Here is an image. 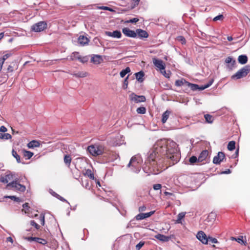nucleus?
<instances>
[{
  "label": "nucleus",
  "mask_w": 250,
  "mask_h": 250,
  "mask_svg": "<svg viewBox=\"0 0 250 250\" xmlns=\"http://www.w3.org/2000/svg\"><path fill=\"white\" fill-rule=\"evenodd\" d=\"M180 157L181 154L175 142L161 139L147 153L142 168L148 175L157 174L162 171L161 168L166 158L170 161V164L173 165L179 161Z\"/></svg>",
  "instance_id": "nucleus-1"
},
{
  "label": "nucleus",
  "mask_w": 250,
  "mask_h": 250,
  "mask_svg": "<svg viewBox=\"0 0 250 250\" xmlns=\"http://www.w3.org/2000/svg\"><path fill=\"white\" fill-rule=\"evenodd\" d=\"M142 161V159L140 155H135L130 160V161L127 165V167H131L133 172L136 173H138L141 170V167L139 165Z\"/></svg>",
  "instance_id": "nucleus-2"
},
{
  "label": "nucleus",
  "mask_w": 250,
  "mask_h": 250,
  "mask_svg": "<svg viewBox=\"0 0 250 250\" xmlns=\"http://www.w3.org/2000/svg\"><path fill=\"white\" fill-rule=\"evenodd\" d=\"M6 188L8 189H12L20 192H24L26 189L25 186L20 184L16 180H14L7 184Z\"/></svg>",
  "instance_id": "nucleus-3"
},
{
  "label": "nucleus",
  "mask_w": 250,
  "mask_h": 250,
  "mask_svg": "<svg viewBox=\"0 0 250 250\" xmlns=\"http://www.w3.org/2000/svg\"><path fill=\"white\" fill-rule=\"evenodd\" d=\"M250 72V66L246 65L241 68L235 74L231 76V79L233 80H238L246 77Z\"/></svg>",
  "instance_id": "nucleus-4"
},
{
  "label": "nucleus",
  "mask_w": 250,
  "mask_h": 250,
  "mask_svg": "<svg viewBox=\"0 0 250 250\" xmlns=\"http://www.w3.org/2000/svg\"><path fill=\"white\" fill-rule=\"evenodd\" d=\"M87 150L91 155L96 156L102 154L104 148L101 146L92 145L87 147Z\"/></svg>",
  "instance_id": "nucleus-5"
},
{
  "label": "nucleus",
  "mask_w": 250,
  "mask_h": 250,
  "mask_svg": "<svg viewBox=\"0 0 250 250\" xmlns=\"http://www.w3.org/2000/svg\"><path fill=\"white\" fill-rule=\"evenodd\" d=\"M47 28V23L44 21H41L34 24L31 28L32 31L40 32Z\"/></svg>",
  "instance_id": "nucleus-6"
},
{
  "label": "nucleus",
  "mask_w": 250,
  "mask_h": 250,
  "mask_svg": "<svg viewBox=\"0 0 250 250\" xmlns=\"http://www.w3.org/2000/svg\"><path fill=\"white\" fill-rule=\"evenodd\" d=\"M208 236H207L206 234L202 230L198 232L196 235V238L203 244H208Z\"/></svg>",
  "instance_id": "nucleus-7"
},
{
  "label": "nucleus",
  "mask_w": 250,
  "mask_h": 250,
  "mask_svg": "<svg viewBox=\"0 0 250 250\" xmlns=\"http://www.w3.org/2000/svg\"><path fill=\"white\" fill-rule=\"evenodd\" d=\"M226 158L224 152L220 151L218 153L217 156L214 157L213 159V163L215 165H219L221 162L226 161Z\"/></svg>",
  "instance_id": "nucleus-8"
},
{
  "label": "nucleus",
  "mask_w": 250,
  "mask_h": 250,
  "mask_svg": "<svg viewBox=\"0 0 250 250\" xmlns=\"http://www.w3.org/2000/svg\"><path fill=\"white\" fill-rule=\"evenodd\" d=\"M129 98L131 101H134L135 103L144 102L146 100V98L145 96L137 95L134 93H132L130 94Z\"/></svg>",
  "instance_id": "nucleus-9"
},
{
  "label": "nucleus",
  "mask_w": 250,
  "mask_h": 250,
  "mask_svg": "<svg viewBox=\"0 0 250 250\" xmlns=\"http://www.w3.org/2000/svg\"><path fill=\"white\" fill-rule=\"evenodd\" d=\"M154 212L155 211H151L147 213H140L135 217V219L136 220H141L145 218L150 217L154 213Z\"/></svg>",
  "instance_id": "nucleus-10"
},
{
  "label": "nucleus",
  "mask_w": 250,
  "mask_h": 250,
  "mask_svg": "<svg viewBox=\"0 0 250 250\" xmlns=\"http://www.w3.org/2000/svg\"><path fill=\"white\" fill-rule=\"evenodd\" d=\"M153 63L156 67L160 69L161 73H163V70H164L166 66L162 60L155 59L153 60Z\"/></svg>",
  "instance_id": "nucleus-11"
},
{
  "label": "nucleus",
  "mask_w": 250,
  "mask_h": 250,
  "mask_svg": "<svg viewBox=\"0 0 250 250\" xmlns=\"http://www.w3.org/2000/svg\"><path fill=\"white\" fill-rule=\"evenodd\" d=\"M122 32L124 35L126 36L131 38H135L137 37V34L136 32L133 30H130V29L125 27L122 30Z\"/></svg>",
  "instance_id": "nucleus-12"
},
{
  "label": "nucleus",
  "mask_w": 250,
  "mask_h": 250,
  "mask_svg": "<svg viewBox=\"0 0 250 250\" xmlns=\"http://www.w3.org/2000/svg\"><path fill=\"white\" fill-rule=\"evenodd\" d=\"M105 34L106 36L111 37L114 38L120 39L122 37V33L119 30H115L113 32L106 31Z\"/></svg>",
  "instance_id": "nucleus-13"
},
{
  "label": "nucleus",
  "mask_w": 250,
  "mask_h": 250,
  "mask_svg": "<svg viewBox=\"0 0 250 250\" xmlns=\"http://www.w3.org/2000/svg\"><path fill=\"white\" fill-rule=\"evenodd\" d=\"M14 175L12 173H7L4 176H1L0 182L3 183L8 184V182L13 179Z\"/></svg>",
  "instance_id": "nucleus-14"
},
{
  "label": "nucleus",
  "mask_w": 250,
  "mask_h": 250,
  "mask_svg": "<svg viewBox=\"0 0 250 250\" xmlns=\"http://www.w3.org/2000/svg\"><path fill=\"white\" fill-rule=\"evenodd\" d=\"M27 239L30 242L34 241L43 245L47 243V241L45 239L39 237H27Z\"/></svg>",
  "instance_id": "nucleus-15"
},
{
  "label": "nucleus",
  "mask_w": 250,
  "mask_h": 250,
  "mask_svg": "<svg viewBox=\"0 0 250 250\" xmlns=\"http://www.w3.org/2000/svg\"><path fill=\"white\" fill-rule=\"evenodd\" d=\"M121 138V136H118L115 139H113L110 142V145L114 146H120L124 144V140L119 139Z\"/></svg>",
  "instance_id": "nucleus-16"
},
{
  "label": "nucleus",
  "mask_w": 250,
  "mask_h": 250,
  "mask_svg": "<svg viewBox=\"0 0 250 250\" xmlns=\"http://www.w3.org/2000/svg\"><path fill=\"white\" fill-rule=\"evenodd\" d=\"M225 62L226 63L228 64V66L230 69H232L236 64L235 60H233L231 57H227L225 59Z\"/></svg>",
  "instance_id": "nucleus-17"
},
{
  "label": "nucleus",
  "mask_w": 250,
  "mask_h": 250,
  "mask_svg": "<svg viewBox=\"0 0 250 250\" xmlns=\"http://www.w3.org/2000/svg\"><path fill=\"white\" fill-rule=\"evenodd\" d=\"M103 61L102 56L99 55H93L91 58V62L96 64L101 63Z\"/></svg>",
  "instance_id": "nucleus-18"
},
{
  "label": "nucleus",
  "mask_w": 250,
  "mask_h": 250,
  "mask_svg": "<svg viewBox=\"0 0 250 250\" xmlns=\"http://www.w3.org/2000/svg\"><path fill=\"white\" fill-rule=\"evenodd\" d=\"M89 40L88 39L83 35H81L78 39V43L82 46H84L88 44Z\"/></svg>",
  "instance_id": "nucleus-19"
},
{
  "label": "nucleus",
  "mask_w": 250,
  "mask_h": 250,
  "mask_svg": "<svg viewBox=\"0 0 250 250\" xmlns=\"http://www.w3.org/2000/svg\"><path fill=\"white\" fill-rule=\"evenodd\" d=\"M136 33L137 36L138 35V37L141 39L147 38L148 37V34L147 32L145 30H142L141 29H136Z\"/></svg>",
  "instance_id": "nucleus-20"
},
{
  "label": "nucleus",
  "mask_w": 250,
  "mask_h": 250,
  "mask_svg": "<svg viewBox=\"0 0 250 250\" xmlns=\"http://www.w3.org/2000/svg\"><path fill=\"white\" fill-rule=\"evenodd\" d=\"M155 237L157 239L164 242H168L170 239L171 238L170 236H166L160 233L156 235L155 236Z\"/></svg>",
  "instance_id": "nucleus-21"
},
{
  "label": "nucleus",
  "mask_w": 250,
  "mask_h": 250,
  "mask_svg": "<svg viewBox=\"0 0 250 250\" xmlns=\"http://www.w3.org/2000/svg\"><path fill=\"white\" fill-rule=\"evenodd\" d=\"M208 152L207 150L202 151L198 157V162H202L204 161L207 157Z\"/></svg>",
  "instance_id": "nucleus-22"
},
{
  "label": "nucleus",
  "mask_w": 250,
  "mask_h": 250,
  "mask_svg": "<svg viewBox=\"0 0 250 250\" xmlns=\"http://www.w3.org/2000/svg\"><path fill=\"white\" fill-rule=\"evenodd\" d=\"M49 192L50 193V194L52 195H53V196L56 197L57 199H58L60 201H62V202H65L68 204H69L70 205V203L66 199H65L64 198H63L60 195H59L58 194L56 193L52 189H50Z\"/></svg>",
  "instance_id": "nucleus-23"
},
{
  "label": "nucleus",
  "mask_w": 250,
  "mask_h": 250,
  "mask_svg": "<svg viewBox=\"0 0 250 250\" xmlns=\"http://www.w3.org/2000/svg\"><path fill=\"white\" fill-rule=\"evenodd\" d=\"M135 75L136 79L139 82L142 83L144 81V79L143 77L145 76V73L143 71H140L138 72L135 73Z\"/></svg>",
  "instance_id": "nucleus-24"
},
{
  "label": "nucleus",
  "mask_w": 250,
  "mask_h": 250,
  "mask_svg": "<svg viewBox=\"0 0 250 250\" xmlns=\"http://www.w3.org/2000/svg\"><path fill=\"white\" fill-rule=\"evenodd\" d=\"M171 113V111L167 110L163 113L162 116V122L163 124L166 123Z\"/></svg>",
  "instance_id": "nucleus-25"
},
{
  "label": "nucleus",
  "mask_w": 250,
  "mask_h": 250,
  "mask_svg": "<svg viewBox=\"0 0 250 250\" xmlns=\"http://www.w3.org/2000/svg\"><path fill=\"white\" fill-rule=\"evenodd\" d=\"M238 61L241 64H246L248 62V57L246 55H241L238 57Z\"/></svg>",
  "instance_id": "nucleus-26"
},
{
  "label": "nucleus",
  "mask_w": 250,
  "mask_h": 250,
  "mask_svg": "<svg viewBox=\"0 0 250 250\" xmlns=\"http://www.w3.org/2000/svg\"><path fill=\"white\" fill-rule=\"evenodd\" d=\"M40 143L39 141L36 140H32L28 144V147L29 148H34L36 147H39Z\"/></svg>",
  "instance_id": "nucleus-27"
},
{
  "label": "nucleus",
  "mask_w": 250,
  "mask_h": 250,
  "mask_svg": "<svg viewBox=\"0 0 250 250\" xmlns=\"http://www.w3.org/2000/svg\"><path fill=\"white\" fill-rule=\"evenodd\" d=\"M80 55L79 52H73L70 56V59L71 60H78V61L80 59Z\"/></svg>",
  "instance_id": "nucleus-28"
},
{
  "label": "nucleus",
  "mask_w": 250,
  "mask_h": 250,
  "mask_svg": "<svg viewBox=\"0 0 250 250\" xmlns=\"http://www.w3.org/2000/svg\"><path fill=\"white\" fill-rule=\"evenodd\" d=\"M188 82L186 81L185 79H182L181 80H178L175 81V84L177 86H181L184 84L187 85Z\"/></svg>",
  "instance_id": "nucleus-29"
},
{
  "label": "nucleus",
  "mask_w": 250,
  "mask_h": 250,
  "mask_svg": "<svg viewBox=\"0 0 250 250\" xmlns=\"http://www.w3.org/2000/svg\"><path fill=\"white\" fill-rule=\"evenodd\" d=\"M130 72V69L129 67H126L125 69H123L120 73L121 78H124L127 73Z\"/></svg>",
  "instance_id": "nucleus-30"
},
{
  "label": "nucleus",
  "mask_w": 250,
  "mask_h": 250,
  "mask_svg": "<svg viewBox=\"0 0 250 250\" xmlns=\"http://www.w3.org/2000/svg\"><path fill=\"white\" fill-rule=\"evenodd\" d=\"M187 86H188L192 90L196 91L199 88V85L192 83L188 82Z\"/></svg>",
  "instance_id": "nucleus-31"
},
{
  "label": "nucleus",
  "mask_w": 250,
  "mask_h": 250,
  "mask_svg": "<svg viewBox=\"0 0 250 250\" xmlns=\"http://www.w3.org/2000/svg\"><path fill=\"white\" fill-rule=\"evenodd\" d=\"M235 142L234 141H230L228 145V149L230 151H232L235 148Z\"/></svg>",
  "instance_id": "nucleus-32"
},
{
  "label": "nucleus",
  "mask_w": 250,
  "mask_h": 250,
  "mask_svg": "<svg viewBox=\"0 0 250 250\" xmlns=\"http://www.w3.org/2000/svg\"><path fill=\"white\" fill-rule=\"evenodd\" d=\"M204 117L207 123L209 124H211L213 123V118L211 115L207 114L204 115Z\"/></svg>",
  "instance_id": "nucleus-33"
},
{
  "label": "nucleus",
  "mask_w": 250,
  "mask_h": 250,
  "mask_svg": "<svg viewBox=\"0 0 250 250\" xmlns=\"http://www.w3.org/2000/svg\"><path fill=\"white\" fill-rule=\"evenodd\" d=\"M33 155H34V153L30 151H28V150L24 151L23 155L26 158V159H30L33 156Z\"/></svg>",
  "instance_id": "nucleus-34"
},
{
  "label": "nucleus",
  "mask_w": 250,
  "mask_h": 250,
  "mask_svg": "<svg viewBox=\"0 0 250 250\" xmlns=\"http://www.w3.org/2000/svg\"><path fill=\"white\" fill-rule=\"evenodd\" d=\"M64 162L67 165H69L71 162V158L70 155H65L64 157Z\"/></svg>",
  "instance_id": "nucleus-35"
},
{
  "label": "nucleus",
  "mask_w": 250,
  "mask_h": 250,
  "mask_svg": "<svg viewBox=\"0 0 250 250\" xmlns=\"http://www.w3.org/2000/svg\"><path fill=\"white\" fill-rule=\"evenodd\" d=\"M82 184L83 187H85L86 188H89L90 186L89 185L88 180L87 179H82Z\"/></svg>",
  "instance_id": "nucleus-36"
},
{
  "label": "nucleus",
  "mask_w": 250,
  "mask_h": 250,
  "mask_svg": "<svg viewBox=\"0 0 250 250\" xmlns=\"http://www.w3.org/2000/svg\"><path fill=\"white\" fill-rule=\"evenodd\" d=\"M12 155L14 158H16L17 162L18 163H21L20 156L18 154L16 151H15L14 149L12 150Z\"/></svg>",
  "instance_id": "nucleus-37"
},
{
  "label": "nucleus",
  "mask_w": 250,
  "mask_h": 250,
  "mask_svg": "<svg viewBox=\"0 0 250 250\" xmlns=\"http://www.w3.org/2000/svg\"><path fill=\"white\" fill-rule=\"evenodd\" d=\"M208 239L209 244H216L218 243V240L216 238H213L209 235H208Z\"/></svg>",
  "instance_id": "nucleus-38"
},
{
  "label": "nucleus",
  "mask_w": 250,
  "mask_h": 250,
  "mask_svg": "<svg viewBox=\"0 0 250 250\" xmlns=\"http://www.w3.org/2000/svg\"><path fill=\"white\" fill-rule=\"evenodd\" d=\"M138 114H144L146 112V108L144 106L138 107L136 110Z\"/></svg>",
  "instance_id": "nucleus-39"
},
{
  "label": "nucleus",
  "mask_w": 250,
  "mask_h": 250,
  "mask_svg": "<svg viewBox=\"0 0 250 250\" xmlns=\"http://www.w3.org/2000/svg\"><path fill=\"white\" fill-rule=\"evenodd\" d=\"M4 198H9V199L13 200L14 201L18 202H20L21 201V200L20 198L17 197L15 196H5L4 197Z\"/></svg>",
  "instance_id": "nucleus-40"
},
{
  "label": "nucleus",
  "mask_w": 250,
  "mask_h": 250,
  "mask_svg": "<svg viewBox=\"0 0 250 250\" xmlns=\"http://www.w3.org/2000/svg\"><path fill=\"white\" fill-rule=\"evenodd\" d=\"M177 41L181 42L182 44H185L186 43V40L184 36H179L176 38Z\"/></svg>",
  "instance_id": "nucleus-41"
},
{
  "label": "nucleus",
  "mask_w": 250,
  "mask_h": 250,
  "mask_svg": "<svg viewBox=\"0 0 250 250\" xmlns=\"http://www.w3.org/2000/svg\"><path fill=\"white\" fill-rule=\"evenodd\" d=\"M30 225L34 227L37 230L40 229V226L34 220H31L30 221Z\"/></svg>",
  "instance_id": "nucleus-42"
},
{
  "label": "nucleus",
  "mask_w": 250,
  "mask_h": 250,
  "mask_svg": "<svg viewBox=\"0 0 250 250\" xmlns=\"http://www.w3.org/2000/svg\"><path fill=\"white\" fill-rule=\"evenodd\" d=\"M89 57L87 56L82 57L80 56V59L79 61L82 63H84L88 61Z\"/></svg>",
  "instance_id": "nucleus-43"
},
{
  "label": "nucleus",
  "mask_w": 250,
  "mask_h": 250,
  "mask_svg": "<svg viewBox=\"0 0 250 250\" xmlns=\"http://www.w3.org/2000/svg\"><path fill=\"white\" fill-rule=\"evenodd\" d=\"M39 220L41 225L44 226L45 224V216L43 213H41L40 215Z\"/></svg>",
  "instance_id": "nucleus-44"
},
{
  "label": "nucleus",
  "mask_w": 250,
  "mask_h": 250,
  "mask_svg": "<svg viewBox=\"0 0 250 250\" xmlns=\"http://www.w3.org/2000/svg\"><path fill=\"white\" fill-rule=\"evenodd\" d=\"M189 162L191 164H193L196 162H198V158H197L195 156H192L189 158Z\"/></svg>",
  "instance_id": "nucleus-45"
},
{
  "label": "nucleus",
  "mask_w": 250,
  "mask_h": 250,
  "mask_svg": "<svg viewBox=\"0 0 250 250\" xmlns=\"http://www.w3.org/2000/svg\"><path fill=\"white\" fill-rule=\"evenodd\" d=\"M185 216V212H181L178 214L177 222H181V220Z\"/></svg>",
  "instance_id": "nucleus-46"
},
{
  "label": "nucleus",
  "mask_w": 250,
  "mask_h": 250,
  "mask_svg": "<svg viewBox=\"0 0 250 250\" xmlns=\"http://www.w3.org/2000/svg\"><path fill=\"white\" fill-rule=\"evenodd\" d=\"M128 76H127L124 80V83H123V88L124 89H126L127 88L128 85Z\"/></svg>",
  "instance_id": "nucleus-47"
},
{
  "label": "nucleus",
  "mask_w": 250,
  "mask_h": 250,
  "mask_svg": "<svg viewBox=\"0 0 250 250\" xmlns=\"http://www.w3.org/2000/svg\"><path fill=\"white\" fill-rule=\"evenodd\" d=\"M86 174L88 176V177H90V178H91L93 180L95 179L94 174L93 173H92V171L91 170L87 169L86 171Z\"/></svg>",
  "instance_id": "nucleus-48"
},
{
  "label": "nucleus",
  "mask_w": 250,
  "mask_h": 250,
  "mask_svg": "<svg viewBox=\"0 0 250 250\" xmlns=\"http://www.w3.org/2000/svg\"><path fill=\"white\" fill-rule=\"evenodd\" d=\"M22 207L23 209L25 210V212L27 213L28 212L29 209L30 208V207L29 206V204L27 203H25L22 205Z\"/></svg>",
  "instance_id": "nucleus-49"
},
{
  "label": "nucleus",
  "mask_w": 250,
  "mask_h": 250,
  "mask_svg": "<svg viewBox=\"0 0 250 250\" xmlns=\"http://www.w3.org/2000/svg\"><path fill=\"white\" fill-rule=\"evenodd\" d=\"M2 137V139L3 140H8L12 138L11 135L9 133H4L3 134V135L1 136Z\"/></svg>",
  "instance_id": "nucleus-50"
},
{
  "label": "nucleus",
  "mask_w": 250,
  "mask_h": 250,
  "mask_svg": "<svg viewBox=\"0 0 250 250\" xmlns=\"http://www.w3.org/2000/svg\"><path fill=\"white\" fill-rule=\"evenodd\" d=\"M145 242L144 241H140L136 246V249L137 250H140L142 247L144 245Z\"/></svg>",
  "instance_id": "nucleus-51"
},
{
  "label": "nucleus",
  "mask_w": 250,
  "mask_h": 250,
  "mask_svg": "<svg viewBox=\"0 0 250 250\" xmlns=\"http://www.w3.org/2000/svg\"><path fill=\"white\" fill-rule=\"evenodd\" d=\"M224 18V16L222 14H220L216 17H215L213 20V21H218V20H222Z\"/></svg>",
  "instance_id": "nucleus-52"
},
{
  "label": "nucleus",
  "mask_w": 250,
  "mask_h": 250,
  "mask_svg": "<svg viewBox=\"0 0 250 250\" xmlns=\"http://www.w3.org/2000/svg\"><path fill=\"white\" fill-rule=\"evenodd\" d=\"M11 53H7L5 55H4L2 58H0V59L3 62L8 58L10 56H11Z\"/></svg>",
  "instance_id": "nucleus-53"
},
{
  "label": "nucleus",
  "mask_w": 250,
  "mask_h": 250,
  "mask_svg": "<svg viewBox=\"0 0 250 250\" xmlns=\"http://www.w3.org/2000/svg\"><path fill=\"white\" fill-rule=\"evenodd\" d=\"M139 21V19L136 18H134L130 19L129 21H126L127 23H134L138 22Z\"/></svg>",
  "instance_id": "nucleus-54"
},
{
  "label": "nucleus",
  "mask_w": 250,
  "mask_h": 250,
  "mask_svg": "<svg viewBox=\"0 0 250 250\" xmlns=\"http://www.w3.org/2000/svg\"><path fill=\"white\" fill-rule=\"evenodd\" d=\"M99 9H102V10H107V11H110V12L113 11L112 10V9L110 7H107V6H100V7H99Z\"/></svg>",
  "instance_id": "nucleus-55"
},
{
  "label": "nucleus",
  "mask_w": 250,
  "mask_h": 250,
  "mask_svg": "<svg viewBox=\"0 0 250 250\" xmlns=\"http://www.w3.org/2000/svg\"><path fill=\"white\" fill-rule=\"evenodd\" d=\"M162 188V185L160 184H155L153 185V188L154 190H157L160 189Z\"/></svg>",
  "instance_id": "nucleus-56"
},
{
  "label": "nucleus",
  "mask_w": 250,
  "mask_h": 250,
  "mask_svg": "<svg viewBox=\"0 0 250 250\" xmlns=\"http://www.w3.org/2000/svg\"><path fill=\"white\" fill-rule=\"evenodd\" d=\"M74 75L77 77H80V78H83V77H84L86 76L85 73H82V72H79L77 74H75Z\"/></svg>",
  "instance_id": "nucleus-57"
},
{
  "label": "nucleus",
  "mask_w": 250,
  "mask_h": 250,
  "mask_svg": "<svg viewBox=\"0 0 250 250\" xmlns=\"http://www.w3.org/2000/svg\"><path fill=\"white\" fill-rule=\"evenodd\" d=\"M163 73H162L163 75L166 77V78H169L170 77V72L169 71L168 73H167L166 70H165V69H164V70H163Z\"/></svg>",
  "instance_id": "nucleus-58"
},
{
  "label": "nucleus",
  "mask_w": 250,
  "mask_h": 250,
  "mask_svg": "<svg viewBox=\"0 0 250 250\" xmlns=\"http://www.w3.org/2000/svg\"><path fill=\"white\" fill-rule=\"evenodd\" d=\"M213 82L214 80L213 79L209 80L208 83L205 84V85L206 86L207 88L209 87L213 83Z\"/></svg>",
  "instance_id": "nucleus-59"
},
{
  "label": "nucleus",
  "mask_w": 250,
  "mask_h": 250,
  "mask_svg": "<svg viewBox=\"0 0 250 250\" xmlns=\"http://www.w3.org/2000/svg\"><path fill=\"white\" fill-rule=\"evenodd\" d=\"M7 130V128L6 127H5L3 125H2L0 127V132H2V133H4L5 132H6Z\"/></svg>",
  "instance_id": "nucleus-60"
},
{
  "label": "nucleus",
  "mask_w": 250,
  "mask_h": 250,
  "mask_svg": "<svg viewBox=\"0 0 250 250\" xmlns=\"http://www.w3.org/2000/svg\"><path fill=\"white\" fill-rule=\"evenodd\" d=\"M146 207L145 206H141L139 208V211L140 212H143L146 210Z\"/></svg>",
  "instance_id": "nucleus-61"
},
{
  "label": "nucleus",
  "mask_w": 250,
  "mask_h": 250,
  "mask_svg": "<svg viewBox=\"0 0 250 250\" xmlns=\"http://www.w3.org/2000/svg\"><path fill=\"white\" fill-rule=\"evenodd\" d=\"M238 154H239V149L237 148L234 153V154H233L232 156V158H236L237 157H238Z\"/></svg>",
  "instance_id": "nucleus-62"
},
{
  "label": "nucleus",
  "mask_w": 250,
  "mask_h": 250,
  "mask_svg": "<svg viewBox=\"0 0 250 250\" xmlns=\"http://www.w3.org/2000/svg\"><path fill=\"white\" fill-rule=\"evenodd\" d=\"M231 172V170L229 169H228L226 170L222 171L221 172V174H228L230 173Z\"/></svg>",
  "instance_id": "nucleus-63"
},
{
  "label": "nucleus",
  "mask_w": 250,
  "mask_h": 250,
  "mask_svg": "<svg viewBox=\"0 0 250 250\" xmlns=\"http://www.w3.org/2000/svg\"><path fill=\"white\" fill-rule=\"evenodd\" d=\"M7 71L12 72L13 71V67L11 65H9L7 68Z\"/></svg>",
  "instance_id": "nucleus-64"
}]
</instances>
